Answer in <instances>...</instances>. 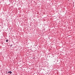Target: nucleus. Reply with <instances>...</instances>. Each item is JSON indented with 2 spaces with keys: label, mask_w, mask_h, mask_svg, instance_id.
Returning <instances> with one entry per match:
<instances>
[{
  "label": "nucleus",
  "mask_w": 75,
  "mask_h": 75,
  "mask_svg": "<svg viewBox=\"0 0 75 75\" xmlns=\"http://www.w3.org/2000/svg\"><path fill=\"white\" fill-rule=\"evenodd\" d=\"M8 73H9V74H12V72L11 71H8Z\"/></svg>",
  "instance_id": "f257e3e1"
},
{
  "label": "nucleus",
  "mask_w": 75,
  "mask_h": 75,
  "mask_svg": "<svg viewBox=\"0 0 75 75\" xmlns=\"http://www.w3.org/2000/svg\"><path fill=\"white\" fill-rule=\"evenodd\" d=\"M8 40H6V42H8Z\"/></svg>",
  "instance_id": "f03ea898"
},
{
  "label": "nucleus",
  "mask_w": 75,
  "mask_h": 75,
  "mask_svg": "<svg viewBox=\"0 0 75 75\" xmlns=\"http://www.w3.org/2000/svg\"><path fill=\"white\" fill-rule=\"evenodd\" d=\"M13 46V45H11V47H12V48H13V46Z\"/></svg>",
  "instance_id": "7ed1b4c3"
},
{
  "label": "nucleus",
  "mask_w": 75,
  "mask_h": 75,
  "mask_svg": "<svg viewBox=\"0 0 75 75\" xmlns=\"http://www.w3.org/2000/svg\"><path fill=\"white\" fill-rule=\"evenodd\" d=\"M6 74H8V73L6 72Z\"/></svg>",
  "instance_id": "20e7f679"
},
{
  "label": "nucleus",
  "mask_w": 75,
  "mask_h": 75,
  "mask_svg": "<svg viewBox=\"0 0 75 75\" xmlns=\"http://www.w3.org/2000/svg\"><path fill=\"white\" fill-rule=\"evenodd\" d=\"M6 72H7V71H6Z\"/></svg>",
  "instance_id": "39448f33"
}]
</instances>
